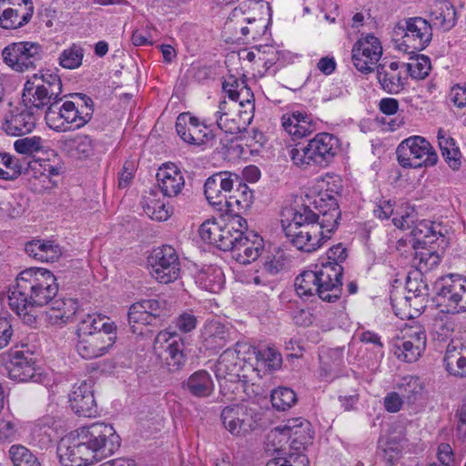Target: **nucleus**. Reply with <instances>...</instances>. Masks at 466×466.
<instances>
[{
  "mask_svg": "<svg viewBox=\"0 0 466 466\" xmlns=\"http://www.w3.org/2000/svg\"><path fill=\"white\" fill-rule=\"evenodd\" d=\"M35 122L32 110L16 107L5 116L2 127L9 136L22 137L33 131Z\"/></svg>",
  "mask_w": 466,
  "mask_h": 466,
  "instance_id": "5701e85b",
  "label": "nucleus"
},
{
  "mask_svg": "<svg viewBox=\"0 0 466 466\" xmlns=\"http://www.w3.org/2000/svg\"><path fill=\"white\" fill-rule=\"evenodd\" d=\"M394 35L401 38L399 49L409 54L425 49L432 39V25L426 19L416 16L400 21L394 27Z\"/></svg>",
  "mask_w": 466,
  "mask_h": 466,
  "instance_id": "6e6552de",
  "label": "nucleus"
},
{
  "mask_svg": "<svg viewBox=\"0 0 466 466\" xmlns=\"http://www.w3.org/2000/svg\"><path fill=\"white\" fill-rule=\"evenodd\" d=\"M311 204L312 208L302 205L288 209L287 218L281 220L289 242L299 250L309 253L331 238L340 218L338 200L329 199L327 193H319Z\"/></svg>",
  "mask_w": 466,
  "mask_h": 466,
  "instance_id": "f257e3e1",
  "label": "nucleus"
},
{
  "mask_svg": "<svg viewBox=\"0 0 466 466\" xmlns=\"http://www.w3.org/2000/svg\"><path fill=\"white\" fill-rule=\"evenodd\" d=\"M22 100L26 108L44 109L56 105L59 100L51 96L45 88H41L35 81H26L24 86Z\"/></svg>",
  "mask_w": 466,
  "mask_h": 466,
  "instance_id": "c756f323",
  "label": "nucleus"
},
{
  "mask_svg": "<svg viewBox=\"0 0 466 466\" xmlns=\"http://www.w3.org/2000/svg\"><path fill=\"white\" fill-rule=\"evenodd\" d=\"M57 454L64 466H88L95 461L88 448L80 441L77 433L72 439L61 441L57 447Z\"/></svg>",
  "mask_w": 466,
  "mask_h": 466,
  "instance_id": "aec40b11",
  "label": "nucleus"
},
{
  "mask_svg": "<svg viewBox=\"0 0 466 466\" xmlns=\"http://www.w3.org/2000/svg\"><path fill=\"white\" fill-rule=\"evenodd\" d=\"M151 276L159 283L168 284L177 280L180 274V262L176 249L164 245L154 249L148 258Z\"/></svg>",
  "mask_w": 466,
  "mask_h": 466,
  "instance_id": "4468645a",
  "label": "nucleus"
},
{
  "mask_svg": "<svg viewBox=\"0 0 466 466\" xmlns=\"http://www.w3.org/2000/svg\"><path fill=\"white\" fill-rule=\"evenodd\" d=\"M167 315L164 300L150 299L132 304L127 313V320L133 333H142L137 325L158 324Z\"/></svg>",
  "mask_w": 466,
  "mask_h": 466,
  "instance_id": "2eb2a0df",
  "label": "nucleus"
},
{
  "mask_svg": "<svg viewBox=\"0 0 466 466\" xmlns=\"http://www.w3.org/2000/svg\"><path fill=\"white\" fill-rule=\"evenodd\" d=\"M392 222L398 228H411V234L419 244H431L438 238V236H442L436 230L434 223L430 220L424 219L415 224L416 212L411 207H406L399 217L392 218Z\"/></svg>",
  "mask_w": 466,
  "mask_h": 466,
  "instance_id": "f3484780",
  "label": "nucleus"
},
{
  "mask_svg": "<svg viewBox=\"0 0 466 466\" xmlns=\"http://www.w3.org/2000/svg\"><path fill=\"white\" fill-rule=\"evenodd\" d=\"M346 248L342 247L341 244H338L330 248L328 252V261L326 263H322L321 265H329L333 267L334 264L338 265L339 268H342L341 263L347 258Z\"/></svg>",
  "mask_w": 466,
  "mask_h": 466,
  "instance_id": "bf43d9fd",
  "label": "nucleus"
},
{
  "mask_svg": "<svg viewBox=\"0 0 466 466\" xmlns=\"http://www.w3.org/2000/svg\"><path fill=\"white\" fill-rule=\"evenodd\" d=\"M75 101L58 102L46 110L45 119L47 126L58 132L81 128L86 125L94 114V102L82 93L70 94Z\"/></svg>",
  "mask_w": 466,
  "mask_h": 466,
  "instance_id": "20e7f679",
  "label": "nucleus"
},
{
  "mask_svg": "<svg viewBox=\"0 0 466 466\" xmlns=\"http://www.w3.org/2000/svg\"><path fill=\"white\" fill-rule=\"evenodd\" d=\"M216 247L223 251H231L232 257L244 265L255 261L264 250L263 239L257 233H248L246 237L228 224L221 228Z\"/></svg>",
  "mask_w": 466,
  "mask_h": 466,
  "instance_id": "423d86ee",
  "label": "nucleus"
},
{
  "mask_svg": "<svg viewBox=\"0 0 466 466\" xmlns=\"http://www.w3.org/2000/svg\"><path fill=\"white\" fill-rule=\"evenodd\" d=\"M141 204L144 212L154 220L166 221L172 212L169 208L166 207L164 201L157 198V195L153 191L143 198Z\"/></svg>",
  "mask_w": 466,
  "mask_h": 466,
  "instance_id": "4c0bfd02",
  "label": "nucleus"
},
{
  "mask_svg": "<svg viewBox=\"0 0 466 466\" xmlns=\"http://www.w3.org/2000/svg\"><path fill=\"white\" fill-rule=\"evenodd\" d=\"M432 25L444 32L450 31L456 25V10L446 0H438L430 11Z\"/></svg>",
  "mask_w": 466,
  "mask_h": 466,
  "instance_id": "2f4dec72",
  "label": "nucleus"
},
{
  "mask_svg": "<svg viewBox=\"0 0 466 466\" xmlns=\"http://www.w3.org/2000/svg\"><path fill=\"white\" fill-rule=\"evenodd\" d=\"M96 319V332L95 333H106L113 340L116 341V327L114 322H109L108 319L101 314H93Z\"/></svg>",
  "mask_w": 466,
  "mask_h": 466,
  "instance_id": "4d7b16f0",
  "label": "nucleus"
},
{
  "mask_svg": "<svg viewBox=\"0 0 466 466\" xmlns=\"http://www.w3.org/2000/svg\"><path fill=\"white\" fill-rule=\"evenodd\" d=\"M5 369L8 377L19 382L37 380L40 374L36 373L32 354L22 350H15L10 354Z\"/></svg>",
  "mask_w": 466,
  "mask_h": 466,
  "instance_id": "4be33fe9",
  "label": "nucleus"
},
{
  "mask_svg": "<svg viewBox=\"0 0 466 466\" xmlns=\"http://www.w3.org/2000/svg\"><path fill=\"white\" fill-rule=\"evenodd\" d=\"M72 410L78 416L95 417L97 413L92 380H83L73 386L69 393Z\"/></svg>",
  "mask_w": 466,
  "mask_h": 466,
  "instance_id": "412c9836",
  "label": "nucleus"
},
{
  "mask_svg": "<svg viewBox=\"0 0 466 466\" xmlns=\"http://www.w3.org/2000/svg\"><path fill=\"white\" fill-rule=\"evenodd\" d=\"M408 73L412 78L423 79L428 76L431 70L430 58L424 55H415L411 62L405 64Z\"/></svg>",
  "mask_w": 466,
  "mask_h": 466,
  "instance_id": "de8ad7c7",
  "label": "nucleus"
},
{
  "mask_svg": "<svg viewBox=\"0 0 466 466\" xmlns=\"http://www.w3.org/2000/svg\"><path fill=\"white\" fill-rule=\"evenodd\" d=\"M6 0H0V26L5 29H16L26 25L32 18L34 5H28L25 10L18 3L16 7H5Z\"/></svg>",
  "mask_w": 466,
  "mask_h": 466,
  "instance_id": "cd10ccee",
  "label": "nucleus"
},
{
  "mask_svg": "<svg viewBox=\"0 0 466 466\" xmlns=\"http://www.w3.org/2000/svg\"><path fill=\"white\" fill-rule=\"evenodd\" d=\"M377 79L383 91L389 94L397 95L404 89V78L399 71L400 64L390 62L377 66Z\"/></svg>",
  "mask_w": 466,
  "mask_h": 466,
  "instance_id": "bb28decb",
  "label": "nucleus"
},
{
  "mask_svg": "<svg viewBox=\"0 0 466 466\" xmlns=\"http://www.w3.org/2000/svg\"><path fill=\"white\" fill-rule=\"evenodd\" d=\"M253 116H249L248 110H240L238 117H222L216 121L218 127L227 134H239L247 131V127L251 123Z\"/></svg>",
  "mask_w": 466,
  "mask_h": 466,
  "instance_id": "e433bc0d",
  "label": "nucleus"
},
{
  "mask_svg": "<svg viewBox=\"0 0 466 466\" xmlns=\"http://www.w3.org/2000/svg\"><path fill=\"white\" fill-rule=\"evenodd\" d=\"M221 228L218 222L207 220L199 228V236L203 241L217 246Z\"/></svg>",
  "mask_w": 466,
  "mask_h": 466,
  "instance_id": "603ef678",
  "label": "nucleus"
},
{
  "mask_svg": "<svg viewBox=\"0 0 466 466\" xmlns=\"http://www.w3.org/2000/svg\"><path fill=\"white\" fill-rule=\"evenodd\" d=\"M28 81H35V83L39 85L41 88H45L51 96H54L59 101L62 99L60 97L62 93V81L58 75L53 73H46L41 76L34 75Z\"/></svg>",
  "mask_w": 466,
  "mask_h": 466,
  "instance_id": "79ce46f5",
  "label": "nucleus"
},
{
  "mask_svg": "<svg viewBox=\"0 0 466 466\" xmlns=\"http://www.w3.org/2000/svg\"><path fill=\"white\" fill-rule=\"evenodd\" d=\"M182 389L196 398H208L214 392L215 385L210 374L204 370L192 373L183 381Z\"/></svg>",
  "mask_w": 466,
  "mask_h": 466,
  "instance_id": "7c9ffc66",
  "label": "nucleus"
},
{
  "mask_svg": "<svg viewBox=\"0 0 466 466\" xmlns=\"http://www.w3.org/2000/svg\"><path fill=\"white\" fill-rule=\"evenodd\" d=\"M61 149L68 156L77 159H86L93 156L94 140L87 135H77L60 142Z\"/></svg>",
  "mask_w": 466,
  "mask_h": 466,
  "instance_id": "72a5a7b5",
  "label": "nucleus"
},
{
  "mask_svg": "<svg viewBox=\"0 0 466 466\" xmlns=\"http://www.w3.org/2000/svg\"><path fill=\"white\" fill-rule=\"evenodd\" d=\"M256 358L261 365L270 370L279 369L282 363L280 353L269 347L258 350Z\"/></svg>",
  "mask_w": 466,
  "mask_h": 466,
  "instance_id": "3c124183",
  "label": "nucleus"
},
{
  "mask_svg": "<svg viewBox=\"0 0 466 466\" xmlns=\"http://www.w3.org/2000/svg\"><path fill=\"white\" fill-rule=\"evenodd\" d=\"M176 130L182 140L191 145H203L214 140L216 137L206 124L200 123L188 113L177 116Z\"/></svg>",
  "mask_w": 466,
  "mask_h": 466,
  "instance_id": "6ab92c4d",
  "label": "nucleus"
},
{
  "mask_svg": "<svg viewBox=\"0 0 466 466\" xmlns=\"http://www.w3.org/2000/svg\"><path fill=\"white\" fill-rule=\"evenodd\" d=\"M84 58V48L77 44H73L63 50L59 55V65L66 69H76L82 65Z\"/></svg>",
  "mask_w": 466,
  "mask_h": 466,
  "instance_id": "37998d69",
  "label": "nucleus"
},
{
  "mask_svg": "<svg viewBox=\"0 0 466 466\" xmlns=\"http://www.w3.org/2000/svg\"><path fill=\"white\" fill-rule=\"evenodd\" d=\"M297 420L291 424L289 422L284 426L276 427L271 431L269 437L275 441L279 440V443L283 439L290 440V453H303L307 446L312 443L313 433L309 430V423L300 422L297 424Z\"/></svg>",
  "mask_w": 466,
  "mask_h": 466,
  "instance_id": "a211bd4d",
  "label": "nucleus"
},
{
  "mask_svg": "<svg viewBox=\"0 0 466 466\" xmlns=\"http://www.w3.org/2000/svg\"><path fill=\"white\" fill-rule=\"evenodd\" d=\"M238 355L229 349L223 351L215 365V375L218 381L226 380L238 381L239 380L240 366L238 363Z\"/></svg>",
  "mask_w": 466,
  "mask_h": 466,
  "instance_id": "473e14b6",
  "label": "nucleus"
},
{
  "mask_svg": "<svg viewBox=\"0 0 466 466\" xmlns=\"http://www.w3.org/2000/svg\"><path fill=\"white\" fill-rule=\"evenodd\" d=\"M76 433L96 461L113 455L120 447V437L108 423L94 422L78 428Z\"/></svg>",
  "mask_w": 466,
  "mask_h": 466,
  "instance_id": "0eeeda50",
  "label": "nucleus"
},
{
  "mask_svg": "<svg viewBox=\"0 0 466 466\" xmlns=\"http://www.w3.org/2000/svg\"><path fill=\"white\" fill-rule=\"evenodd\" d=\"M351 54L356 69L363 74H369L379 62L382 55V46L376 36L368 34L354 44Z\"/></svg>",
  "mask_w": 466,
  "mask_h": 466,
  "instance_id": "dca6fc26",
  "label": "nucleus"
},
{
  "mask_svg": "<svg viewBox=\"0 0 466 466\" xmlns=\"http://www.w3.org/2000/svg\"><path fill=\"white\" fill-rule=\"evenodd\" d=\"M420 341H418L417 345H414L412 342L403 339H396L394 342V355L397 359L405 362L411 363L416 361L423 352Z\"/></svg>",
  "mask_w": 466,
  "mask_h": 466,
  "instance_id": "58836bf2",
  "label": "nucleus"
},
{
  "mask_svg": "<svg viewBox=\"0 0 466 466\" xmlns=\"http://www.w3.org/2000/svg\"><path fill=\"white\" fill-rule=\"evenodd\" d=\"M48 241L49 240L36 239L27 242L25 247V251L28 256L40 261L43 258Z\"/></svg>",
  "mask_w": 466,
  "mask_h": 466,
  "instance_id": "680f3d73",
  "label": "nucleus"
},
{
  "mask_svg": "<svg viewBox=\"0 0 466 466\" xmlns=\"http://www.w3.org/2000/svg\"><path fill=\"white\" fill-rule=\"evenodd\" d=\"M253 4L254 3L250 0L241 3L231 11L225 23L224 29L230 33L237 41L240 40V36L237 32V25H241L240 34L242 35H248L250 32V28L247 26L246 24L252 25L257 21L255 15H253L250 11V6Z\"/></svg>",
  "mask_w": 466,
  "mask_h": 466,
  "instance_id": "393cba45",
  "label": "nucleus"
},
{
  "mask_svg": "<svg viewBox=\"0 0 466 466\" xmlns=\"http://www.w3.org/2000/svg\"><path fill=\"white\" fill-rule=\"evenodd\" d=\"M436 300L451 314L466 311V278L450 274L438 279L434 284Z\"/></svg>",
  "mask_w": 466,
  "mask_h": 466,
  "instance_id": "9d476101",
  "label": "nucleus"
},
{
  "mask_svg": "<svg viewBox=\"0 0 466 466\" xmlns=\"http://www.w3.org/2000/svg\"><path fill=\"white\" fill-rule=\"evenodd\" d=\"M239 182V176L229 171L217 172L210 176L204 184V194L208 203L214 207L231 208L233 199L240 204L237 195H233L234 186Z\"/></svg>",
  "mask_w": 466,
  "mask_h": 466,
  "instance_id": "9b49d317",
  "label": "nucleus"
},
{
  "mask_svg": "<svg viewBox=\"0 0 466 466\" xmlns=\"http://www.w3.org/2000/svg\"><path fill=\"white\" fill-rule=\"evenodd\" d=\"M440 262L441 257L436 251L424 248L420 251H415L413 263L421 272L434 268Z\"/></svg>",
  "mask_w": 466,
  "mask_h": 466,
  "instance_id": "49530a36",
  "label": "nucleus"
},
{
  "mask_svg": "<svg viewBox=\"0 0 466 466\" xmlns=\"http://www.w3.org/2000/svg\"><path fill=\"white\" fill-rule=\"evenodd\" d=\"M223 426L232 435L246 436L259 427L260 412L243 404L225 407L220 414Z\"/></svg>",
  "mask_w": 466,
  "mask_h": 466,
  "instance_id": "ddd939ff",
  "label": "nucleus"
},
{
  "mask_svg": "<svg viewBox=\"0 0 466 466\" xmlns=\"http://www.w3.org/2000/svg\"><path fill=\"white\" fill-rule=\"evenodd\" d=\"M9 454L14 466H40L37 458L24 446H12Z\"/></svg>",
  "mask_w": 466,
  "mask_h": 466,
  "instance_id": "8fccbe9b",
  "label": "nucleus"
},
{
  "mask_svg": "<svg viewBox=\"0 0 466 466\" xmlns=\"http://www.w3.org/2000/svg\"><path fill=\"white\" fill-rule=\"evenodd\" d=\"M114 344L115 340L106 333H94L79 338L76 350L83 359L92 360L104 356Z\"/></svg>",
  "mask_w": 466,
  "mask_h": 466,
  "instance_id": "b1692460",
  "label": "nucleus"
},
{
  "mask_svg": "<svg viewBox=\"0 0 466 466\" xmlns=\"http://www.w3.org/2000/svg\"><path fill=\"white\" fill-rule=\"evenodd\" d=\"M340 150L339 139L330 133H319L308 144L289 151L294 165L300 168L328 167Z\"/></svg>",
  "mask_w": 466,
  "mask_h": 466,
  "instance_id": "39448f33",
  "label": "nucleus"
},
{
  "mask_svg": "<svg viewBox=\"0 0 466 466\" xmlns=\"http://www.w3.org/2000/svg\"><path fill=\"white\" fill-rule=\"evenodd\" d=\"M197 318L195 315L184 312L176 320V327L182 332L192 331L197 326Z\"/></svg>",
  "mask_w": 466,
  "mask_h": 466,
  "instance_id": "e2e57ef3",
  "label": "nucleus"
},
{
  "mask_svg": "<svg viewBox=\"0 0 466 466\" xmlns=\"http://www.w3.org/2000/svg\"><path fill=\"white\" fill-rule=\"evenodd\" d=\"M403 339L412 342L414 345H417L418 341H420L421 350H425L427 338L425 329L421 326H411L408 328L405 331V335L402 338Z\"/></svg>",
  "mask_w": 466,
  "mask_h": 466,
  "instance_id": "6e6d98bb",
  "label": "nucleus"
},
{
  "mask_svg": "<svg viewBox=\"0 0 466 466\" xmlns=\"http://www.w3.org/2000/svg\"><path fill=\"white\" fill-rule=\"evenodd\" d=\"M398 390L409 403H414L421 396L423 386L418 377L405 376L398 384Z\"/></svg>",
  "mask_w": 466,
  "mask_h": 466,
  "instance_id": "a19ab883",
  "label": "nucleus"
},
{
  "mask_svg": "<svg viewBox=\"0 0 466 466\" xmlns=\"http://www.w3.org/2000/svg\"><path fill=\"white\" fill-rule=\"evenodd\" d=\"M246 83V80L244 79H238L233 75H229L223 82V90L228 95V96L233 100L237 101L238 95V93L240 91V88L244 84Z\"/></svg>",
  "mask_w": 466,
  "mask_h": 466,
  "instance_id": "5fc2aeb1",
  "label": "nucleus"
},
{
  "mask_svg": "<svg viewBox=\"0 0 466 466\" xmlns=\"http://www.w3.org/2000/svg\"><path fill=\"white\" fill-rule=\"evenodd\" d=\"M342 276L343 268L336 264L315 265L296 278V292L300 297L317 295L323 301L335 302L342 293Z\"/></svg>",
  "mask_w": 466,
  "mask_h": 466,
  "instance_id": "7ed1b4c3",
  "label": "nucleus"
},
{
  "mask_svg": "<svg viewBox=\"0 0 466 466\" xmlns=\"http://www.w3.org/2000/svg\"><path fill=\"white\" fill-rule=\"evenodd\" d=\"M206 334L218 347L222 348L228 339V332L224 325L218 321H213L206 326Z\"/></svg>",
  "mask_w": 466,
  "mask_h": 466,
  "instance_id": "864d4df0",
  "label": "nucleus"
},
{
  "mask_svg": "<svg viewBox=\"0 0 466 466\" xmlns=\"http://www.w3.org/2000/svg\"><path fill=\"white\" fill-rule=\"evenodd\" d=\"M43 47L35 42H15L2 51L5 64L16 72L35 69L43 58Z\"/></svg>",
  "mask_w": 466,
  "mask_h": 466,
  "instance_id": "f8f14e48",
  "label": "nucleus"
},
{
  "mask_svg": "<svg viewBox=\"0 0 466 466\" xmlns=\"http://www.w3.org/2000/svg\"><path fill=\"white\" fill-rule=\"evenodd\" d=\"M238 100L241 107H246L249 116H253L255 109L254 96L251 89L248 86L247 83L242 86L240 91L238 93Z\"/></svg>",
  "mask_w": 466,
  "mask_h": 466,
  "instance_id": "052dcab7",
  "label": "nucleus"
},
{
  "mask_svg": "<svg viewBox=\"0 0 466 466\" xmlns=\"http://www.w3.org/2000/svg\"><path fill=\"white\" fill-rule=\"evenodd\" d=\"M455 435L458 440H466V401L458 408L455 413Z\"/></svg>",
  "mask_w": 466,
  "mask_h": 466,
  "instance_id": "13d9d810",
  "label": "nucleus"
},
{
  "mask_svg": "<svg viewBox=\"0 0 466 466\" xmlns=\"http://www.w3.org/2000/svg\"><path fill=\"white\" fill-rule=\"evenodd\" d=\"M284 130L294 138L305 137L316 130V123L305 112L296 111L281 118Z\"/></svg>",
  "mask_w": 466,
  "mask_h": 466,
  "instance_id": "c85d7f7f",
  "label": "nucleus"
},
{
  "mask_svg": "<svg viewBox=\"0 0 466 466\" xmlns=\"http://www.w3.org/2000/svg\"><path fill=\"white\" fill-rule=\"evenodd\" d=\"M45 141L37 136L19 138L14 143L15 150L23 155L32 156L44 150Z\"/></svg>",
  "mask_w": 466,
  "mask_h": 466,
  "instance_id": "09e8293b",
  "label": "nucleus"
},
{
  "mask_svg": "<svg viewBox=\"0 0 466 466\" xmlns=\"http://www.w3.org/2000/svg\"><path fill=\"white\" fill-rule=\"evenodd\" d=\"M184 349L185 345L180 338L168 342L165 350V364L169 372H177L184 367L187 360Z\"/></svg>",
  "mask_w": 466,
  "mask_h": 466,
  "instance_id": "c9c22d12",
  "label": "nucleus"
},
{
  "mask_svg": "<svg viewBox=\"0 0 466 466\" xmlns=\"http://www.w3.org/2000/svg\"><path fill=\"white\" fill-rule=\"evenodd\" d=\"M96 322L94 315H86L78 323L76 330L78 338L93 335L96 332Z\"/></svg>",
  "mask_w": 466,
  "mask_h": 466,
  "instance_id": "0e129e2a",
  "label": "nucleus"
},
{
  "mask_svg": "<svg viewBox=\"0 0 466 466\" xmlns=\"http://www.w3.org/2000/svg\"><path fill=\"white\" fill-rule=\"evenodd\" d=\"M157 180L163 195L168 198L177 196L185 185L181 171L174 164L159 167Z\"/></svg>",
  "mask_w": 466,
  "mask_h": 466,
  "instance_id": "a878e982",
  "label": "nucleus"
},
{
  "mask_svg": "<svg viewBox=\"0 0 466 466\" xmlns=\"http://www.w3.org/2000/svg\"><path fill=\"white\" fill-rule=\"evenodd\" d=\"M51 303L52 313H50V318H55L56 319H60L64 322H66L69 319V318L76 313L77 309L76 301L72 299H68L66 300L53 299Z\"/></svg>",
  "mask_w": 466,
  "mask_h": 466,
  "instance_id": "a18cd8bd",
  "label": "nucleus"
},
{
  "mask_svg": "<svg viewBox=\"0 0 466 466\" xmlns=\"http://www.w3.org/2000/svg\"><path fill=\"white\" fill-rule=\"evenodd\" d=\"M399 164L403 167L420 168L437 164L438 155L431 143L420 136L403 140L396 150Z\"/></svg>",
  "mask_w": 466,
  "mask_h": 466,
  "instance_id": "1a4fd4ad",
  "label": "nucleus"
},
{
  "mask_svg": "<svg viewBox=\"0 0 466 466\" xmlns=\"http://www.w3.org/2000/svg\"><path fill=\"white\" fill-rule=\"evenodd\" d=\"M297 402L295 391L287 387H279L271 393L272 406L278 410H287Z\"/></svg>",
  "mask_w": 466,
  "mask_h": 466,
  "instance_id": "c03bdc74",
  "label": "nucleus"
},
{
  "mask_svg": "<svg viewBox=\"0 0 466 466\" xmlns=\"http://www.w3.org/2000/svg\"><path fill=\"white\" fill-rule=\"evenodd\" d=\"M58 292L55 275L42 268H29L16 277L9 290L10 309L27 325L36 322V309L52 302Z\"/></svg>",
  "mask_w": 466,
  "mask_h": 466,
  "instance_id": "f03ea898",
  "label": "nucleus"
},
{
  "mask_svg": "<svg viewBox=\"0 0 466 466\" xmlns=\"http://www.w3.org/2000/svg\"><path fill=\"white\" fill-rule=\"evenodd\" d=\"M450 99L459 108L466 106V86L455 85L450 91Z\"/></svg>",
  "mask_w": 466,
  "mask_h": 466,
  "instance_id": "774afa93",
  "label": "nucleus"
},
{
  "mask_svg": "<svg viewBox=\"0 0 466 466\" xmlns=\"http://www.w3.org/2000/svg\"><path fill=\"white\" fill-rule=\"evenodd\" d=\"M441 155L445 159L446 163L448 164V166L451 169H460L461 165V153L457 146H455L454 147H451L449 150H446Z\"/></svg>",
  "mask_w": 466,
  "mask_h": 466,
  "instance_id": "69168bd1",
  "label": "nucleus"
},
{
  "mask_svg": "<svg viewBox=\"0 0 466 466\" xmlns=\"http://www.w3.org/2000/svg\"><path fill=\"white\" fill-rule=\"evenodd\" d=\"M443 361L450 375L458 378L466 377V349H458L457 346L450 343L447 346Z\"/></svg>",
  "mask_w": 466,
  "mask_h": 466,
  "instance_id": "f704fd0d",
  "label": "nucleus"
},
{
  "mask_svg": "<svg viewBox=\"0 0 466 466\" xmlns=\"http://www.w3.org/2000/svg\"><path fill=\"white\" fill-rule=\"evenodd\" d=\"M23 166L19 158L8 153H0V178L15 180L22 174Z\"/></svg>",
  "mask_w": 466,
  "mask_h": 466,
  "instance_id": "ea45409f",
  "label": "nucleus"
},
{
  "mask_svg": "<svg viewBox=\"0 0 466 466\" xmlns=\"http://www.w3.org/2000/svg\"><path fill=\"white\" fill-rule=\"evenodd\" d=\"M379 445L384 451V458L385 460L391 465L394 464L395 461L398 459V455L400 453V448L396 442H391L390 441H384L383 440H380Z\"/></svg>",
  "mask_w": 466,
  "mask_h": 466,
  "instance_id": "338daca9",
  "label": "nucleus"
}]
</instances>
